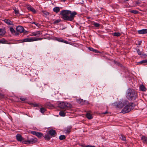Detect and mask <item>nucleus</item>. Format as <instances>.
<instances>
[{"instance_id":"f257e3e1","label":"nucleus","mask_w":147,"mask_h":147,"mask_svg":"<svg viewBox=\"0 0 147 147\" xmlns=\"http://www.w3.org/2000/svg\"><path fill=\"white\" fill-rule=\"evenodd\" d=\"M77 14V13L75 11L71 12V11L67 10H62L60 13V14L62 16L61 18L63 19L70 21L73 20Z\"/></svg>"},{"instance_id":"f03ea898","label":"nucleus","mask_w":147,"mask_h":147,"mask_svg":"<svg viewBox=\"0 0 147 147\" xmlns=\"http://www.w3.org/2000/svg\"><path fill=\"white\" fill-rule=\"evenodd\" d=\"M126 96L128 100H134L137 97V93L133 89H129L127 90Z\"/></svg>"},{"instance_id":"7ed1b4c3","label":"nucleus","mask_w":147,"mask_h":147,"mask_svg":"<svg viewBox=\"0 0 147 147\" xmlns=\"http://www.w3.org/2000/svg\"><path fill=\"white\" fill-rule=\"evenodd\" d=\"M125 105H126L122 109L121 112L123 114L130 112L131 110L133 109L134 107L133 104L132 103H129L128 102L127 104H125Z\"/></svg>"},{"instance_id":"20e7f679","label":"nucleus","mask_w":147,"mask_h":147,"mask_svg":"<svg viewBox=\"0 0 147 147\" xmlns=\"http://www.w3.org/2000/svg\"><path fill=\"white\" fill-rule=\"evenodd\" d=\"M59 107L65 110L69 109L72 107V105L69 103L65 102H62L58 104Z\"/></svg>"},{"instance_id":"39448f33","label":"nucleus","mask_w":147,"mask_h":147,"mask_svg":"<svg viewBox=\"0 0 147 147\" xmlns=\"http://www.w3.org/2000/svg\"><path fill=\"white\" fill-rule=\"evenodd\" d=\"M128 103V101L127 100H124L123 102L119 101L114 103V105L116 108H121L124 106L125 105V104H127Z\"/></svg>"},{"instance_id":"423d86ee","label":"nucleus","mask_w":147,"mask_h":147,"mask_svg":"<svg viewBox=\"0 0 147 147\" xmlns=\"http://www.w3.org/2000/svg\"><path fill=\"white\" fill-rule=\"evenodd\" d=\"M37 141V139L36 138H33L31 139L30 140L27 141H24V143L25 144H28L30 143L33 144L35 143Z\"/></svg>"},{"instance_id":"0eeeda50","label":"nucleus","mask_w":147,"mask_h":147,"mask_svg":"<svg viewBox=\"0 0 147 147\" xmlns=\"http://www.w3.org/2000/svg\"><path fill=\"white\" fill-rule=\"evenodd\" d=\"M31 133L32 134L36 136L38 138H40L43 136V134L42 133L36 131H32Z\"/></svg>"},{"instance_id":"6e6552de","label":"nucleus","mask_w":147,"mask_h":147,"mask_svg":"<svg viewBox=\"0 0 147 147\" xmlns=\"http://www.w3.org/2000/svg\"><path fill=\"white\" fill-rule=\"evenodd\" d=\"M16 30L17 32L20 33H22L24 30V28L21 26H18L16 28Z\"/></svg>"},{"instance_id":"1a4fd4ad","label":"nucleus","mask_w":147,"mask_h":147,"mask_svg":"<svg viewBox=\"0 0 147 147\" xmlns=\"http://www.w3.org/2000/svg\"><path fill=\"white\" fill-rule=\"evenodd\" d=\"M55 40L58 41L59 42H64L67 44H68V42L67 41L61 38L55 37Z\"/></svg>"},{"instance_id":"9d476101","label":"nucleus","mask_w":147,"mask_h":147,"mask_svg":"<svg viewBox=\"0 0 147 147\" xmlns=\"http://www.w3.org/2000/svg\"><path fill=\"white\" fill-rule=\"evenodd\" d=\"M6 33L5 28H3L0 29V36L4 35Z\"/></svg>"},{"instance_id":"9b49d317","label":"nucleus","mask_w":147,"mask_h":147,"mask_svg":"<svg viewBox=\"0 0 147 147\" xmlns=\"http://www.w3.org/2000/svg\"><path fill=\"white\" fill-rule=\"evenodd\" d=\"M138 33L140 34H144L147 33V29H143L138 31Z\"/></svg>"},{"instance_id":"f8f14e48","label":"nucleus","mask_w":147,"mask_h":147,"mask_svg":"<svg viewBox=\"0 0 147 147\" xmlns=\"http://www.w3.org/2000/svg\"><path fill=\"white\" fill-rule=\"evenodd\" d=\"M4 22L8 25H13V22H12L9 19H5L4 20Z\"/></svg>"},{"instance_id":"ddd939ff","label":"nucleus","mask_w":147,"mask_h":147,"mask_svg":"<svg viewBox=\"0 0 147 147\" xmlns=\"http://www.w3.org/2000/svg\"><path fill=\"white\" fill-rule=\"evenodd\" d=\"M33 41L34 40L33 38H25L22 40V42H29Z\"/></svg>"},{"instance_id":"4468645a","label":"nucleus","mask_w":147,"mask_h":147,"mask_svg":"<svg viewBox=\"0 0 147 147\" xmlns=\"http://www.w3.org/2000/svg\"><path fill=\"white\" fill-rule=\"evenodd\" d=\"M16 137L17 140L21 142L23 140V138L20 134H18Z\"/></svg>"},{"instance_id":"2eb2a0df","label":"nucleus","mask_w":147,"mask_h":147,"mask_svg":"<svg viewBox=\"0 0 147 147\" xmlns=\"http://www.w3.org/2000/svg\"><path fill=\"white\" fill-rule=\"evenodd\" d=\"M48 134L51 136H53L56 134V132L55 130L51 129L49 131Z\"/></svg>"},{"instance_id":"dca6fc26","label":"nucleus","mask_w":147,"mask_h":147,"mask_svg":"<svg viewBox=\"0 0 147 147\" xmlns=\"http://www.w3.org/2000/svg\"><path fill=\"white\" fill-rule=\"evenodd\" d=\"M32 34L33 36L38 37L40 34V32L39 31H37L36 32H33L32 33Z\"/></svg>"},{"instance_id":"f3484780","label":"nucleus","mask_w":147,"mask_h":147,"mask_svg":"<svg viewBox=\"0 0 147 147\" xmlns=\"http://www.w3.org/2000/svg\"><path fill=\"white\" fill-rule=\"evenodd\" d=\"M140 90L143 91H145L146 90V88L143 85H142L140 86Z\"/></svg>"},{"instance_id":"a211bd4d","label":"nucleus","mask_w":147,"mask_h":147,"mask_svg":"<svg viewBox=\"0 0 147 147\" xmlns=\"http://www.w3.org/2000/svg\"><path fill=\"white\" fill-rule=\"evenodd\" d=\"M86 117L88 119H91L92 118V115L88 112L86 114Z\"/></svg>"},{"instance_id":"6ab92c4d","label":"nucleus","mask_w":147,"mask_h":147,"mask_svg":"<svg viewBox=\"0 0 147 147\" xmlns=\"http://www.w3.org/2000/svg\"><path fill=\"white\" fill-rule=\"evenodd\" d=\"M76 100L78 103L82 105H83L84 104V101H83V100L82 99H77Z\"/></svg>"},{"instance_id":"aec40b11","label":"nucleus","mask_w":147,"mask_h":147,"mask_svg":"<svg viewBox=\"0 0 147 147\" xmlns=\"http://www.w3.org/2000/svg\"><path fill=\"white\" fill-rule=\"evenodd\" d=\"M53 11L56 13H57L60 11V8L59 7H55L53 9Z\"/></svg>"},{"instance_id":"412c9836","label":"nucleus","mask_w":147,"mask_h":147,"mask_svg":"<svg viewBox=\"0 0 147 147\" xmlns=\"http://www.w3.org/2000/svg\"><path fill=\"white\" fill-rule=\"evenodd\" d=\"M7 42L8 41L4 38H3L1 40H0V43L5 44L8 43Z\"/></svg>"},{"instance_id":"4be33fe9","label":"nucleus","mask_w":147,"mask_h":147,"mask_svg":"<svg viewBox=\"0 0 147 147\" xmlns=\"http://www.w3.org/2000/svg\"><path fill=\"white\" fill-rule=\"evenodd\" d=\"M59 114L61 116L64 117L65 116V111H61L59 112Z\"/></svg>"},{"instance_id":"5701e85b","label":"nucleus","mask_w":147,"mask_h":147,"mask_svg":"<svg viewBox=\"0 0 147 147\" xmlns=\"http://www.w3.org/2000/svg\"><path fill=\"white\" fill-rule=\"evenodd\" d=\"M88 49L90 51H92L95 53H98L99 52L98 50L94 49L92 47H89Z\"/></svg>"},{"instance_id":"b1692460","label":"nucleus","mask_w":147,"mask_h":147,"mask_svg":"<svg viewBox=\"0 0 147 147\" xmlns=\"http://www.w3.org/2000/svg\"><path fill=\"white\" fill-rule=\"evenodd\" d=\"M44 137L45 139L47 140H49L50 139V137L48 133L46 134Z\"/></svg>"},{"instance_id":"393cba45","label":"nucleus","mask_w":147,"mask_h":147,"mask_svg":"<svg viewBox=\"0 0 147 147\" xmlns=\"http://www.w3.org/2000/svg\"><path fill=\"white\" fill-rule=\"evenodd\" d=\"M138 64H144L146 63V64H147V60H143L141 61L138 62Z\"/></svg>"},{"instance_id":"a878e982","label":"nucleus","mask_w":147,"mask_h":147,"mask_svg":"<svg viewBox=\"0 0 147 147\" xmlns=\"http://www.w3.org/2000/svg\"><path fill=\"white\" fill-rule=\"evenodd\" d=\"M120 138L123 141H126V139L125 136L122 134H121V136L120 137Z\"/></svg>"},{"instance_id":"bb28decb","label":"nucleus","mask_w":147,"mask_h":147,"mask_svg":"<svg viewBox=\"0 0 147 147\" xmlns=\"http://www.w3.org/2000/svg\"><path fill=\"white\" fill-rule=\"evenodd\" d=\"M141 139L143 140V142H145L147 144V137L144 136H143L141 138Z\"/></svg>"},{"instance_id":"cd10ccee","label":"nucleus","mask_w":147,"mask_h":147,"mask_svg":"<svg viewBox=\"0 0 147 147\" xmlns=\"http://www.w3.org/2000/svg\"><path fill=\"white\" fill-rule=\"evenodd\" d=\"M71 127H69L66 129V130H65L66 131L65 133L67 134H68L71 132Z\"/></svg>"},{"instance_id":"c85d7f7f","label":"nucleus","mask_w":147,"mask_h":147,"mask_svg":"<svg viewBox=\"0 0 147 147\" xmlns=\"http://www.w3.org/2000/svg\"><path fill=\"white\" fill-rule=\"evenodd\" d=\"M66 137L65 135H61L59 137V139L60 140H63L65 139Z\"/></svg>"},{"instance_id":"c756f323","label":"nucleus","mask_w":147,"mask_h":147,"mask_svg":"<svg viewBox=\"0 0 147 147\" xmlns=\"http://www.w3.org/2000/svg\"><path fill=\"white\" fill-rule=\"evenodd\" d=\"M28 10L32 11L34 13H35L36 12L34 8H33L32 7H28Z\"/></svg>"},{"instance_id":"7c9ffc66","label":"nucleus","mask_w":147,"mask_h":147,"mask_svg":"<svg viewBox=\"0 0 147 147\" xmlns=\"http://www.w3.org/2000/svg\"><path fill=\"white\" fill-rule=\"evenodd\" d=\"M113 35L114 36L118 37L120 36L121 34L119 32H115L113 34Z\"/></svg>"},{"instance_id":"2f4dec72","label":"nucleus","mask_w":147,"mask_h":147,"mask_svg":"<svg viewBox=\"0 0 147 147\" xmlns=\"http://www.w3.org/2000/svg\"><path fill=\"white\" fill-rule=\"evenodd\" d=\"M46 111V109L44 108H41L40 109V111L41 113H44Z\"/></svg>"},{"instance_id":"473e14b6","label":"nucleus","mask_w":147,"mask_h":147,"mask_svg":"<svg viewBox=\"0 0 147 147\" xmlns=\"http://www.w3.org/2000/svg\"><path fill=\"white\" fill-rule=\"evenodd\" d=\"M61 21V20L60 19L57 20H55L53 22L54 24H56L57 23L60 22Z\"/></svg>"},{"instance_id":"72a5a7b5","label":"nucleus","mask_w":147,"mask_h":147,"mask_svg":"<svg viewBox=\"0 0 147 147\" xmlns=\"http://www.w3.org/2000/svg\"><path fill=\"white\" fill-rule=\"evenodd\" d=\"M13 9L14 10L15 13L16 14H18L19 13V11L16 8H14Z\"/></svg>"},{"instance_id":"f704fd0d","label":"nucleus","mask_w":147,"mask_h":147,"mask_svg":"<svg viewBox=\"0 0 147 147\" xmlns=\"http://www.w3.org/2000/svg\"><path fill=\"white\" fill-rule=\"evenodd\" d=\"M43 39L42 38H38L35 37L34 38H33V40H34V41H36V40H41Z\"/></svg>"},{"instance_id":"c9c22d12","label":"nucleus","mask_w":147,"mask_h":147,"mask_svg":"<svg viewBox=\"0 0 147 147\" xmlns=\"http://www.w3.org/2000/svg\"><path fill=\"white\" fill-rule=\"evenodd\" d=\"M93 25L96 27H99L100 25L98 23H94L93 24Z\"/></svg>"},{"instance_id":"e433bc0d","label":"nucleus","mask_w":147,"mask_h":147,"mask_svg":"<svg viewBox=\"0 0 147 147\" xmlns=\"http://www.w3.org/2000/svg\"><path fill=\"white\" fill-rule=\"evenodd\" d=\"M130 12L134 14H137L138 13V11L136 10H131L130 11Z\"/></svg>"},{"instance_id":"4c0bfd02","label":"nucleus","mask_w":147,"mask_h":147,"mask_svg":"<svg viewBox=\"0 0 147 147\" xmlns=\"http://www.w3.org/2000/svg\"><path fill=\"white\" fill-rule=\"evenodd\" d=\"M9 29H10V31L11 32V33H13L15 32V30H14L13 28L11 27Z\"/></svg>"},{"instance_id":"58836bf2","label":"nucleus","mask_w":147,"mask_h":147,"mask_svg":"<svg viewBox=\"0 0 147 147\" xmlns=\"http://www.w3.org/2000/svg\"><path fill=\"white\" fill-rule=\"evenodd\" d=\"M137 52L139 55H141L142 54L141 52L140 51V50L139 49H137Z\"/></svg>"},{"instance_id":"ea45409f","label":"nucleus","mask_w":147,"mask_h":147,"mask_svg":"<svg viewBox=\"0 0 147 147\" xmlns=\"http://www.w3.org/2000/svg\"><path fill=\"white\" fill-rule=\"evenodd\" d=\"M42 12L45 15H47L49 14V13L46 11H42Z\"/></svg>"},{"instance_id":"a19ab883","label":"nucleus","mask_w":147,"mask_h":147,"mask_svg":"<svg viewBox=\"0 0 147 147\" xmlns=\"http://www.w3.org/2000/svg\"><path fill=\"white\" fill-rule=\"evenodd\" d=\"M141 1H136V5H137L138 4H140V3Z\"/></svg>"},{"instance_id":"79ce46f5","label":"nucleus","mask_w":147,"mask_h":147,"mask_svg":"<svg viewBox=\"0 0 147 147\" xmlns=\"http://www.w3.org/2000/svg\"><path fill=\"white\" fill-rule=\"evenodd\" d=\"M20 99L22 101H24L26 100V99L23 98H20Z\"/></svg>"},{"instance_id":"37998d69","label":"nucleus","mask_w":147,"mask_h":147,"mask_svg":"<svg viewBox=\"0 0 147 147\" xmlns=\"http://www.w3.org/2000/svg\"><path fill=\"white\" fill-rule=\"evenodd\" d=\"M33 105L34 107H37L39 106V104H33Z\"/></svg>"},{"instance_id":"c03bdc74","label":"nucleus","mask_w":147,"mask_h":147,"mask_svg":"<svg viewBox=\"0 0 147 147\" xmlns=\"http://www.w3.org/2000/svg\"><path fill=\"white\" fill-rule=\"evenodd\" d=\"M46 105H47V106H48L49 107H50L53 106V105H51V104H50L49 103H48Z\"/></svg>"},{"instance_id":"a18cd8bd","label":"nucleus","mask_w":147,"mask_h":147,"mask_svg":"<svg viewBox=\"0 0 147 147\" xmlns=\"http://www.w3.org/2000/svg\"><path fill=\"white\" fill-rule=\"evenodd\" d=\"M3 97V95L2 94H1L0 93V98H1V97Z\"/></svg>"},{"instance_id":"49530a36","label":"nucleus","mask_w":147,"mask_h":147,"mask_svg":"<svg viewBox=\"0 0 147 147\" xmlns=\"http://www.w3.org/2000/svg\"><path fill=\"white\" fill-rule=\"evenodd\" d=\"M35 25H36V26H37L39 27L40 26V24L38 23H36Z\"/></svg>"},{"instance_id":"de8ad7c7","label":"nucleus","mask_w":147,"mask_h":147,"mask_svg":"<svg viewBox=\"0 0 147 147\" xmlns=\"http://www.w3.org/2000/svg\"><path fill=\"white\" fill-rule=\"evenodd\" d=\"M141 42H142L141 41H140V42H139V43H138V45H141Z\"/></svg>"},{"instance_id":"09e8293b","label":"nucleus","mask_w":147,"mask_h":147,"mask_svg":"<svg viewBox=\"0 0 147 147\" xmlns=\"http://www.w3.org/2000/svg\"><path fill=\"white\" fill-rule=\"evenodd\" d=\"M108 113V112H107V111H106V112H105V113H104V114H106L107 113Z\"/></svg>"},{"instance_id":"8fccbe9b","label":"nucleus","mask_w":147,"mask_h":147,"mask_svg":"<svg viewBox=\"0 0 147 147\" xmlns=\"http://www.w3.org/2000/svg\"><path fill=\"white\" fill-rule=\"evenodd\" d=\"M23 32H24V33H25L26 32H28L26 31H24V30Z\"/></svg>"},{"instance_id":"3c124183","label":"nucleus","mask_w":147,"mask_h":147,"mask_svg":"<svg viewBox=\"0 0 147 147\" xmlns=\"http://www.w3.org/2000/svg\"><path fill=\"white\" fill-rule=\"evenodd\" d=\"M90 146H89V145H87V146H86L85 147H90Z\"/></svg>"},{"instance_id":"603ef678","label":"nucleus","mask_w":147,"mask_h":147,"mask_svg":"<svg viewBox=\"0 0 147 147\" xmlns=\"http://www.w3.org/2000/svg\"><path fill=\"white\" fill-rule=\"evenodd\" d=\"M19 34L18 33H16V35H18Z\"/></svg>"},{"instance_id":"864d4df0","label":"nucleus","mask_w":147,"mask_h":147,"mask_svg":"<svg viewBox=\"0 0 147 147\" xmlns=\"http://www.w3.org/2000/svg\"><path fill=\"white\" fill-rule=\"evenodd\" d=\"M65 1H66V0H61V1H62L63 2H65Z\"/></svg>"},{"instance_id":"5fc2aeb1","label":"nucleus","mask_w":147,"mask_h":147,"mask_svg":"<svg viewBox=\"0 0 147 147\" xmlns=\"http://www.w3.org/2000/svg\"><path fill=\"white\" fill-rule=\"evenodd\" d=\"M36 23V22H32V24H35Z\"/></svg>"},{"instance_id":"6e6d98bb","label":"nucleus","mask_w":147,"mask_h":147,"mask_svg":"<svg viewBox=\"0 0 147 147\" xmlns=\"http://www.w3.org/2000/svg\"><path fill=\"white\" fill-rule=\"evenodd\" d=\"M128 1V0H124V1Z\"/></svg>"},{"instance_id":"4d7b16f0","label":"nucleus","mask_w":147,"mask_h":147,"mask_svg":"<svg viewBox=\"0 0 147 147\" xmlns=\"http://www.w3.org/2000/svg\"><path fill=\"white\" fill-rule=\"evenodd\" d=\"M92 147H95L94 146H92Z\"/></svg>"},{"instance_id":"13d9d810","label":"nucleus","mask_w":147,"mask_h":147,"mask_svg":"<svg viewBox=\"0 0 147 147\" xmlns=\"http://www.w3.org/2000/svg\"><path fill=\"white\" fill-rule=\"evenodd\" d=\"M90 147H92V146H90Z\"/></svg>"}]
</instances>
